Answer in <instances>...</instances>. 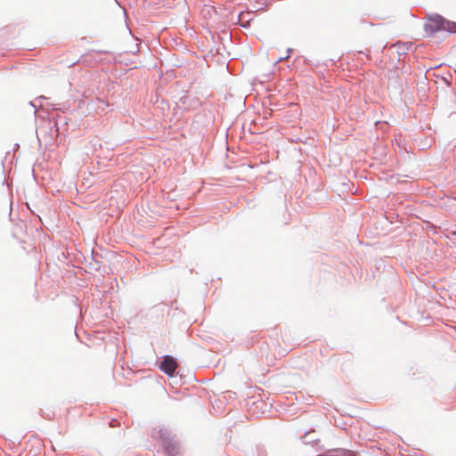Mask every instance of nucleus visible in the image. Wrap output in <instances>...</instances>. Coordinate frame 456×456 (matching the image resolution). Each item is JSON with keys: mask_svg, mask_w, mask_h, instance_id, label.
I'll return each mask as SVG.
<instances>
[{"mask_svg": "<svg viewBox=\"0 0 456 456\" xmlns=\"http://www.w3.org/2000/svg\"><path fill=\"white\" fill-rule=\"evenodd\" d=\"M425 29L430 34L442 30L456 33V22L448 20L441 15L435 14L428 18V22L425 24Z\"/></svg>", "mask_w": 456, "mask_h": 456, "instance_id": "1", "label": "nucleus"}, {"mask_svg": "<svg viewBox=\"0 0 456 456\" xmlns=\"http://www.w3.org/2000/svg\"><path fill=\"white\" fill-rule=\"evenodd\" d=\"M176 361L170 355H167L164 357L162 362L160 363V370H163L166 374L169 376H173L175 370L177 369Z\"/></svg>", "mask_w": 456, "mask_h": 456, "instance_id": "2", "label": "nucleus"}, {"mask_svg": "<svg viewBox=\"0 0 456 456\" xmlns=\"http://www.w3.org/2000/svg\"><path fill=\"white\" fill-rule=\"evenodd\" d=\"M162 444L169 454H175L177 452L178 449L176 444L171 442L167 437H163Z\"/></svg>", "mask_w": 456, "mask_h": 456, "instance_id": "3", "label": "nucleus"}, {"mask_svg": "<svg viewBox=\"0 0 456 456\" xmlns=\"http://www.w3.org/2000/svg\"><path fill=\"white\" fill-rule=\"evenodd\" d=\"M77 62V61H70L68 63V66L69 67H72L73 65H75L76 63Z\"/></svg>", "mask_w": 456, "mask_h": 456, "instance_id": "4", "label": "nucleus"}]
</instances>
